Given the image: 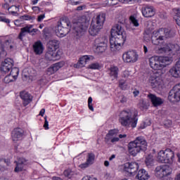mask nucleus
<instances>
[{
  "label": "nucleus",
  "instance_id": "obj_46",
  "mask_svg": "<svg viewBox=\"0 0 180 180\" xmlns=\"http://www.w3.org/2000/svg\"><path fill=\"white\" fill-rule=\"evenodd\" d=\"M129 19L131 23L134 25V26H135L136 27H138V26L139 25V20H137V19H136V18L133 15H131Z\"/></svg>",
  "mask_w": 180,
  "mask_h": 180
},
{
  "label": "nucleus",
  "instance_id": "obj_40",
  "mask_svg": "<svg viewBox=\"0 0 180 180\" xmlns=\"http://www.w3.org/2000/svg\"><path fill=\"white\" fill-rule=\"evenodd\" d=\"M10 75H12L14 79H18V75H19V68H14L11 69Z\"/></svg>",
  "mask_w": 180,
  "mask_h": 180
},
{
  "label": "nucleus",
  "instance_id": "obj_23",
  "mask_svg": "<svg viewBox=\"0 0 180 180\" xmlns=\"http://www.w3.org/2000/svg\"><path fill=\"white\" fill-rule=\"evenodd\" d=\"M32 48L34 54H36L37 56H40L41 54H43V51H44V46H43V43H41V41H37L34 42Z\"/></svg>",
  "mask_w": 180,
  "mask_h": 180
},
{
  "label": "nucleus",
  "instance_id": "obj_41",
  "mask_svg": "<svg viewBox=\"0 0 180 180\" xmlns=\"http://www.w3.org/2000/svg\"><path fill=\"white\" fill-rule=\"evenodd\" d=\"M64 64H65V63L63 62V61L62 62H58V63H56L53 64L52 65V67L55 70V72H57V71L59 70L60 68H63V67H64Z\"/></svg>",
  "mask_w": 180,
  "mask_h": 180
},
{
  "label": "nucleus",
  "instance_id": "obj_42",
  "mask_svg": "<svg viewBox=\"0 0 180 180\" xmlns=\"http://www.w3.org/2000/svg\"><path fill=\"white\" fill-rule=\"evenodd\" d=\"M14 81H16V79H14L13 77L10 74L6 76L4 79V82L5 84H10V82H13Z\"/></svg>",
  "mask_w": 180,
  "mask_h": 180
},
{
  "label": "nucleus",
  "instance_id": "obj_58",
  "mask_svg": "<svg viewBox=\"0 0 180 180\" xmlns=\"http://www.w3.org/2000/svg\"><path fill=\"white\" fill-rule=\"evenodd\" d=\"M82 180H98V179L95 177H91V176H86L83 177Z\"/></svg>",
  "mask_w": 180,
  "mask_h": 180
},
{
  "label": "nucleus",
  "instance_id": "obj_47",
  "mask_svg": "<svg viewBox=\"0 0 180 180\" xmlns=\"http://www.w3.org/2000/svg\"><path fill=\"white\" fill-rule=\"evenodd\" d=\"M145 162H146V165H147L148 167L150 166V165H153V158H151V156H148V157L146 158Z\"/></svg>",
  "mask_w": 180,
  "mask_h": 180
},
{
  "label": "nucleus",
  "instance_id": "obj_22",
  "mask_svg": "<svg viewBox=\"0 0 180 180\" xmlns=\"http://www.w3.org/2000/svg\"><path fill=\"white\" fill-rule=\"evenodd\" d=\"M141 12L144 18H153L155 15V10L151 6H146L142 8Z\"/></svg>",
  "mask_w": 180,
  "mask_h": 180
},
{
  "label": "nucleus",
  "instance_id": "obj_61",
  "mask_svg": "<svg viewBox=\"0 0 180 180\" xmlns=\"http://www.w3.org/2000/svg\"><path fill=\"white\" fill-rule=\"evenodd\" d=\"M150 124H151V122L150 121H148V124L144 122L143 125L140 126V129H146L147 126H150Z\"/></svg>",
  "mask_w": 180,
  "mask_h": 180
},
{
  "label": "nucleus",
  "instance_id": "obj_19",
  "mask_svg": "<svg viewBox=\"0 0 180 180\" xmlns=\"http://www.w3.org/2000/svg\"><path fill=\"white\" fill-rule=\"evenodd\" d=\"M94 57L91 55H84L79 58V61L77 63V64L74 65L75 68H82V67H85L86 65V63H89V61H92L94 60Z\"/></svg>",
  "mask_w": 180,
  "mask_h": 180
},
{
  "label": "nucleus",
  "instance_id": "obj_51",
  "mask_svg": "<svg viewBox=\"0 0 180 180\" xmlns=\"http://www.w3.org/2000/svg\"><path fill=\"white\" fill-rule=\"evenodd\" d=\"M0 22H4V23L9 24L11 23V20L6 18L5 16H0Z\"/></svg>",
  "mask_w": 180,
  "mask_h": 180
},
{
  "label": "nucleus",
  "instance_id": "obj_34",
  "mask_svg": "<svg viewBox=\"0 0 180 180\" xmlns=\"http://www.w3.org/2000/svg\"><path fill=\"white\" fill-rule=\"evenodd\" d=\"M96 46H99L102 44H108V38L106 37H102L100 38H97L95 40Z\"/></svg>",
  "mask_w": 180,
  "mask_h": 180
},
{
  "label": "nucleus",
  "instance_id": "obj_62",
  "mask_svg": "<svg viewBox=\"0 0 180 180\" xmlns=\"http://www.w3.org/2000/svg\"><path fill=\"white\" fill-rule=\"evenodd\" d=\"M44 18H46L44 14L39 15L38 18H37L38 22H41V20H43V19H44Z\"/></svg>",
  "mask_w": 180,
  "mask_h": 180
},
{
  "label": "nucleus",
  "instance_id": "obj_43",
  "mask_svg": "<svg viewBox=\"0 0 180 180\" xmlns=\"http://www.w3.org/2000/svg\"><path fill=\"white\" fill-rule=\"evenodd\" d=\"M36 19V17L34 16H31L27 14H25L24 15H21L20 17V20H34Z\"/></svg>",
  "mask_w": 180,
  "mask_h": 180
},
{
  "label": "nucleus",
  "instance_id": "obj_35",
  "mask_svg": "<svg viewBox=\"0 0 180 180\" xmlns=\"http://www.w3.org/2000/svg\"><path fill=\"white\" fill-rule=\"evenodd\" d=\"M108 49V44H104L102 45H96V51L98 53H105Z\"/></svg>",
  "mask_w": 180,
  "mask_h": 180
},
{
  "label": "nucleus",
  "instance_id": "obj_64",
  "mask_svg": "<svg viewBox=\"0 0 180 180\" xmlns=\"http://www.w3.org/2000/svg\"><path fill=\"white\" fill-rule=\"evenodd\" d=\"M52 179L53 180H63V179H61V177H57V176H53Z\"/></svg>",
  "mask_w": 180,
  "mask_h": 180
},
{
  "label": "nucleus",
  "instance_id": "obj_31",
  "mask_svg": "<svg viewBox=\"0 0 180 180\" xmlns=\"http://www.w3.org/2000/svg\"><path fill=\"white\" fill-rule=\"evenodd\" d=\"M159 60L164 65V68L167 67V65H170V64H172V58L169 56H159Z\"/></svg>",
  "mask_w": 180,
  "mask_h": 180
},
{
  "label": "nucleus",
  "instance_id": "obj_53",
  "mask_svg": "<svg viewBox=\"0 0 180 180\" xmlns=\"http://www.w3.org/2000/svg\"><path fill=\"white\" fill-rule=\"evenodd\" d=\"M175 16H179L180 17V8H174L172 9Z\"/></svg>",
  "mask_w": 180,
  "mask_h": 180
},
{
  "label": "nucleus",
  "instance_id": "obj_5",
  "mask_svg": "<svg viewBox=\"0 0 180 180\" xmlns=\"http://www.w3.org/2000/svg\"><path fill=\"white\" fill-rule=\"evenodd\" d=\"M105 20V15H98L96 18L93 19L89 29V34L91 36H96L101 29L103 27Z\"/></svg>",
  "mask_w": 180,
  "mask_h": 180
},
{
  "label": "nucleus",
  "instance_id": "obj_12",
  "mask_svg": "<svg viewBox=\"0 0 180 180\" xmlns=\"http://www.w3.org/2000/svg\"><path fill=\"white\" fill-rule=\"evenodd\" d=\"M168 101L169 102H179L180 101V83L176 84L169 92Z\"/></svg>",
  "mask_w": 180,
  "mask_h": 180
},
{
  "label": "nucleus",
  "instance_id": "obj_20",
  "mask_svg": "<svg viewBox=\"0 0 180 180\" xmlns=\"http://www.w3.org/2000/svg\"><path fill=\"white\" fill-rule=\"evenodd\" d=\"M20 98H21L24 106H27L33 101V96L26 91L20 93Z\"/></svg>",
  "mask_w": 180,
  "mask_h": 180
},
{
  "label": "nucleus",
  "instance_id": "obj_25",
  "mask_svg": "<svg viewBox=\"0 0 180 180\" xmlns=\"http://www.w3.org/2000/svg\"><path fill=\"white\" fill-rule=\"evenodd\" d=\"M108 74L111 78L117 79L119 78V68L112 65L108 69Z\"/></svg>",
  "mask_w": 180,
  "mask_h": 180
},
{
  "label": "nucleus",
  "instance_id": "obj_63",
  "mask_svg": "<svg viewBox=\"0 0 180 180\" xmlns=\"http://www.w3.org/2000/svg\"><path fill=\"white\" fill-rule=\"evenodd\" d=\"M120 139L117 137H114L111 139V143H116L117 141H119Z\"/></svg>",
  "mask_w": 180,
  "mask_h": 180
},
{
  "label": "nucleus",
  "instance_id": "obj_52",
  "mask_svg": "<svg viewBox=\"0 0 180 180\" xmlns=\"http://www.w3.org/2000/svg\"><path fill=\"white\" fill-rule=\"evenodd\" d=\"M2 8L3 9H5L6 11H11V5L8 3L5 2L3 5H2Z\"/></svg>",
  "mask_w": 180,
  "mask_h": 180
},
{
  "label": "nucleus",
  "instance_id": "obj_24",
  "mask_svg": "<svg viewBox=\"0 0 180 180\" xmlns=\"http://www.w3.org/2000/svg\"><path fill=\"white\" fill-rule=\"evenodd\" d=\"M148 98L150 100V102H152V105L155 106V108H157V106H160L164 103V101H162V99L160 97H157V96L150 94L148 95Z\"/></svg>",
  "mask_w": 180,
  "mask_h": 180
},
{
  "label": "nucleus",
  "instance_id": "obj_30",
  "mask_svg": "<svg viewBox=\"0 0 180 180\" xmlns=\"http://www.w3.org/2000/svg\"><path fill=\"white\" fill-rule=\"evenodd\" d=\"M136 178H138V179L139 180H147V179H150V175L148 174V172L146 171V169H142L138 172Z\"/></svg>",
  "mask_w": 180,
  "mask_h": 180
},
{
  "label": "nucleus",
  "instance_id": "obj_6",
  "mask_svg": "<svg viewBox=\"0 0 180 180\" xmlns=\"http://www.w3.org/2000/svg\"><path fill=\"white\" fill-rule=\"evenodd\" d=\"M15 47L13 39L8 36L0 37V54L6 56V51H12Z\"/></svg>",
  "mask_w": 180,
  "mask_h": 180
},
{
  "label": "nucleus",
  "instance_id": "obj_26",
  "mask_svg": "<svg viewBox=\"0 0 180 180\" xmlns=\"http://www.w3.org/2000/svg\"><path fill=\"white\" fill-rule=\"evenodd\" d=\"M70 30L68 27L56 25V33L58 36H60V37H64L65 36H67V34L70 33Z\"/></svg>",
  "mask_w": 180,
  "mask_h": 180
},
{
  "label": "nucleus",
  "instance_id": "obj_49",
  "mask_svg": "<svg viewBox=\"0 0 180 180\" xmlns=\"http://www.w3.org/2000/svg\"><path fill=\"white\" fill-rule=\"evenodd\" d=\"M56 72V70H54V68L53 66H51L49 68L46 70V74L48 75H53Z\"/></svg>",
  "mask_w": 180,
  "mask_h": 180
},
{
  "label": "nucleus",
  "instance_id": "obj_29",
  "mask_svg": "<svg viewBox=\"0 0 180 180\" xmlns=\"http://www.w3.org/2000/svg\"><path fill=\"white\" fill-rule=\"evenodd\" d=\"M57 26L68 27V29H70V27H71V22H70V19H68V18L62 17L60 20L58 21Z\"/></svg>",
  "mask_w": 180,
  "mask_h": 180
},
{
  "label": "nucleus",
  "instance_id": "obj_11",
  "mask_svg": "<svg viewBox=\"0 0 180 180\" xmlns=\"http://www.w3.org/2000/svg\"><path fill=\"white\" fill-rule=\"evenodd\" d=\"M88 29L86 20H79L78 22L73 23V33H76V36H79L81 33H84Z\"/></svg>",
  "mask_w": 180,
  "mask_h": 180
},
{
  "label": "nucleus",
  "instance_id": "obj_1",
  "mask_svg": "<svg viewBox=\"0 0 180 180\" xmlns=\"http://www.w3.org/2000/svg\"><path fill=\"white\" fill-rule=\"evenodd\" d=\"M127 35L122 27V24H116L111 30L110 38V49L113 53L119 51L120 47L124 44Z\"/></svg>",
  "mask_w": 180,
  "mask_h": 180
},
{
  "label": "nucleus",
  "instance_id": "obj_2",
  "mask_svg": "<svg viewBox=\"0 0 180 180\" xmlns=\"http://www.w3.org/2000/svg\"><path fill=\"white\" fill-rule=\"evenodd\" d=\"M139 115L137 111H131V110H122L120 114V123L124 126V127H136L137 122H139Z\"/></svg>",
  "mask_w": 180,
  "mask_h": 180
},
{
  "label": "nucleus",
  "instance_id": "obj_17",
  "mask_svg": "<svg viewBox=\"0 0 180 180\" xmlns=\"http://www.w3.org/2000/svg\"><path fill=\"white\" fill-rule=\"evenodd\" d=\"M12 67H13V60L9 58L5 59L4 61L1 63L0 68L1 74H8V72L12 70Z\"/></svg>",
  "mask_w": 180,
  "mask_h": 180
},
{
  "label": "nucleus",
  "instance_id": "obj_21",
  "mask_svg": "<svg viewBox=\"0 0 180 180\" xmlns=\"http://www.w3.org/2000/svg\"><path fill=\"white\" fill-rule=\"evenodd\" d=\"M23 129L21 128H15L11 132V138L13 141H19L23 137Z\"/></svg>",
  "mask_w": 180,
  "mask_h": 180
},
{
  "label": "nucleus",
  "instance_id": "obj_55",
  "mask_svg": "<svg viewBox=\"0 0 180 180\" xmlns=\"http://www.w3.org/2000/svg\"><path fill=\"white\" fill-rule=\"evenodd\" d=\"M70 2L72 5H79L80 4H82L81 0H70Z\"/></svg>",
  "mask_w": 180,
  "mask_h": 180
},
{
  "label": "nucleus",
  "instance_id": "obj_32",
  "mask_svg": "<svg viewBox=\"0 0 180 180\" xmlns=\"http://www.w3.org/2000/svg\"><path fill=\"white\" fill-rule=\"evenodd\" d=\"M157 160L158 162H162V164H168L167 161V156L165 155V153L164 150H160L157 156Z\"/></svg>",
  "mask_w": 180,
  "mask_h": 180
},
{
  "label": "nucleus",
  "instance_id": "obj_36",
  "mask_svg": "<svg viewBox=\"0 0 180 180\" xmlns=\"http://www.w3.org/2000/svg\"><path fill=\"white\" fill-rule=\"evenodd\" d=\"M75 172H72V170H71L70 169H65L63 172V175L65 178H68V179H71V178H72V176H74L75 175Z\"/></svg>",
  "mask_w": 180,
  "mask_h": 180
},
{
  "label": "nucleus",
  "instance_id": "obj_27",
  "mask_svg": "<svg viewBox=\"0 0 180 180\" xmlns=\"http://www.w3.org/2000/svg\"><path fill=\"white\" fill-rule=\"evenodd\" d=\"M164 152L166 155L167 164H172V162H174V158H175V153L169 148L166 149Z\"/></svg>",
  "mask_w": 180,
  "mask_h": 180
},
{
  "label": "nucleus",
  "instance_id": "obj_15",
  "mask_svg": "<svg viewBox=\"0 0 180 180\" xmlns=\"http://www.w3.org/2000/svg\"><path fill=\"white\" fill-rule=\"evenodd\" d=\"M32 28H33L32 25H29L21 28L20 34H18V39H19V40H20L21 41H23V37H25V36H26L27 33H29L30 34H33L32 33H36V32H37V29H32Z\"/></svg>",
  "mask_w": 180,
  "mask_h": 180
},
{
  "label": "nucleus",
  "instance_id": "obj_16",
  "mask_svg": "<svg viewBox=\"0 0 180 180\" xmlns=\"http://www.w3.org/2000/svg\"><path fill=\"white\" fill-rule=\"evenodd\" d=\"M124 171L134 175L139 171V163L136 162H127L124 165Z\"/></svg>",
  "mask_w": 180,
  "mask_h": 180
},
{
  "label": "nucleus",
  "instance_id": "obj_33",
  "mask_svg": "<svg viewBox=\"0 0 180 180\" xmlns=\"http://www.w3.org/2000/svg\"><path fill=\"white\" fill-rule=\"evenodd\" d=\"M119 134V129H110L105 137V143H108L110 140V137H113V136H116V134Z\"/></svg>",
  "mask_w": 180,
  "mask_h": 180
},
{
  "label": "nucleus",
  "instance_id": "obj_45",
  "mask_svg": "<svg viewBox=\"0 0 180 180\" xmlns=\"http://www.w3.org/2000/svg\"><path fill=\"white\" fill-rule=\"evenodd\" d=\"M90 70H101V65L98 63H91L89 65Z\"/></svg>",
  "mask_w": 180,
  "mask_h": 180
},
{
  "label": "nucleus",
  "instance_id": "obj_39",
  "mask_svg": "<svg viewBox=\"0 0 180 180\" xmlns=\"http://www.w3.org/2000/svg\"><path fill=\"white\" fill-rule=\"evenodd\" d=\"M94 161H95V154L92 153H88L86 159V162H88V164L92 165V164H94Z\"/></svg>",
  "mask_w": 180,
  "mask_h": 180
},
{
  "label": "nucleus",
  "instance_id": "obj_13",
  "mask_svg": "<svg viewBox=\"0 0 180 180\" xmlns=\"http://www.w3.org/2000/svg\"><path fill=\"white\" fill-rule=\"evenodd\" d=\"M149 83L152 88H156V89H159V91L162 89L164 85V82L162 81L161 76H150L149 78Z\"/></svg>",
  "mask_w": 180,
  "mask_h": 180
},
{
  "label": "nucleus",
  "instance_id": "obj_57",
  "mask_svg": "<svg viewBox=\"0 0 180 180\" xmlns=\"http://www.w3.org/2000/svg\"><path fill=\"white\" fill-rule=\"evenodd\" d=\"M136 0H119L122 4H131V2H134Z\"/></svg>",
  "mask_w": 180,
  "mask_h": 180
},
{
  "label": "nucleus",
  "instance_id": "obj_10",
  "mask_svg": "<svg viewBox=\"0 0 180 180\" xmlns=\"http://www.w3.org/2000/svg\"><path fill=\"white\" fill-rule=\"evenodd\" d=\"M149 65L155 71H160V75L164 74V65L161 63L159 56H153L149 59Z\"/></svg>",
  "mask_w": 180,
  "mask_h": 180
},
{
  "label": "nucleus",
  "instance_id": "obj_44",
  "mask_svg": "<svg viewBox=\"0 0 180 180\" xmlns=\"http://www.w3.org/2000/svg\"><path fill=\"white\" fill-rule=\"evenodd\" d=\"M160 41H161V39H160V36H154V34H153V38H152V43L153 44H155V46H158L160 44Z\"/></svg>",
  "mask_w": 180,
  "mask_h": 180
},
{
  "label": "nucleus",
  "instance_id": "obj_50",
  "mask_svg": "<svg viewBox=\"0 0 180 180\" xmlns=\"http://www.w3.org/2000/svg\"><path fill=\"white\" fill-rule=\"evenodd\" d=\"M164 126L167 128H169L172 126V121L171 120H166L164 121Z\"/></svg>",
  "mask_w": 180,
  "mask_h": 180
},
{
  "label": "nucleus",
  "instance_id": "obj_8",
  "mask_svg": "<svg viewBox=\"0 0 180 180\" xmlns=\"http://www.w3.org/2000/svg\"><path fill=\"white\" fill-rule=\"evenodd\" d=\"M122 60L126 64H134L139 61V53L135 50H129L122 54Z\"/></svg>",
  "mask_w": 180,
  "mask_h": 180
},
{
  "label": "nucleus",
  "instance_id": "obj_3",
  "mask_svg": "<svg viewBox=\"0 0 180 180\" xmlns=\"http://www.w3.org/2000/svg\"><path fill=\"white\" fill-rule=\"evenodd\" d=\"M147 141L143 136H138L134 141L128 143V151L131 155L136 157L139 153L147 150Z\"/></svg>",
  "mask_w": 180,
  "mask_h": 180
},
{
  "label": "nucleus",
  "instance_id": "obj_38",
  "mask_svg": "<svg viewBox=\"0 0 180 180\" xmlns=\"http://www.w3.org/2000/svg\"><path fill=\"white\" fill-rule=\"evenodd\" d=\"M19 11V6H10V11H8L9 13L13 15L14 16H18V11Z\"/></svg>",
  "mask_w": 180,
  "mask_h": 180
},
{
  "label": "nucleus",
  "instance_id": "obj_18",
  "mask_svg": "<svg viewBox=\"0 0 180 180\" xmlns=\"http://www.w3.org/2000/svg\"><path fill=\"white\" fill-rule=\"evenodd\" d=\"M16 167L14 169L15 172H22L26 168L29 160L25 158H19L18 161H15Z\"/></svg>",
  "mask_w": 180,
  "mask_h": 180
},
{
  "label": "nucleus",
  "instance_id": "obj_60",
  "mask_svg": "<svg viewBox=\"0 0 180 180\" xmlns=\"http://www.w3.org/2000/svg\"><path fill=\"white\" fill-rule=\"evenodd\" d=\"M133 95L136 98V96H139L140 95V91L137 90V89H135L133 91Z\"/></svg>",
  "mask_w": 180,
  "mask_h": 180
},
{
  "label": "nucleus",
  "instance_id": "obj_56",
  "mask_svg": "<svg viewBox=\"0 0 180 180\" xmlns=\"http://www.w3.org/2000/svg\"><path fill=\"white\" fill-rule=\"evenodd\" d=\"M89 165H91L89 163H88L87 161H86V162L83 163V164H81L79 165V167L81 168H88V167H89Z\"/></svg>",
  "mask_w": 180,
  "mask_h": 180
},
{
  "label": "nucleus",
  "instance_id": "obj_28",
  "mask_svg": "<svg viewBox=\"0 0 180 180\" xmlns=\"http://www.w3.org/2000/svg\"><path fill=\"white\" fill-rule=\"evenodd\" d=\"M11 165V161L8 159L0 158V174L5 172L8 169V167Z\"/></svg>",
  "mask_w": 180,
  "mask_h": 180
},
{
  "label": "nucleus",
  "instance_id": "obj_9",
  "mask_svg": "<svg viewBox=\"0 0 180 180\" xmlns=\"http://www.w3.org/2000/svg\"><path fill=\"white\" fill-rule=\"evenodd\" d=\"M153 36H159L161 41L165 39H172L175 36V32L168 28H160L158 31L153 32Z\"/></svg>",
  "mask_w": 180,
  "mask_h": 180
},
{
  "label": "nucleus",
  "instance_id": "obj_14",
  "mask_svg": "<svg viewBox=\"0 0 180 180\" xmlns=\"http://www.w3.org/2000/svg\"><path fill=\"white\" fill-rule=\"evenodd\" d=\"M180 47L178 44H166L165 46L159 49V54H164L165 53H169L172 51L173 54L175 53H178L179 51Z\"/></svg>",
  "mask_w": 180,
  "mask_h": 180
},
{
  "label": "nucleus",
  "instance_id": "obj_59",
  "mask_svg": "<svg viewBox=\"0 0 180 180\" xmlns=\"http://www.w3.org/2000/svg\"><path fill=\"white\" fill-rule=\"evenodd\" d=\"M174 19L176 25L178 26H180V17L179 16H176V17L174 18Z\"/></svg>",
  "mask_w": 180,
  "mask_h": 180
},
{
  "label": "nucleus",
  "instance_id": "obj_37",
  "mask_svg": "<svg viewBox=\"0 0 180 180\" xmlns=\"http://www.w3.org/2000/svg\"><path fill=\"white\" fill-rule=\"evenodd\" d=\"M119 88L122 89V91H126L128 88L127 82L124 79H120L119 81Z\"/></svg>",
  "mask_w": 180,
  "mask_h": 180
},
{
  "label": "nucleus",
  "instance_id": "obj_4",
  "mask_svg": "<svg viewBox=\"0 0 180 180\" xmlns=\"http://www.w3.org/2000/svg\"><path fill=\"white\" fill-rule=\"evenodd\" d=\"M48 51L45 53L47 61H57L61 58V51L57 49L60 47V42L56 39L50 40L47 44Z\"/></svg>",
  "mask_w": 180,
  "mask_h": 180
},
{
  "label": "nucleus",
  "instance_id": "obj_7",
  "mask_svg": "<svg viewBox=\"0 0 180 180\" xmlns=\"http://www.w3.org/2000/svg\"><path fill=\"white\" fill-rule=\"evenodd\" d=\"M172 174V168L168 165H163L156 167L155 169V175L160 179H163Z\"/></svg>",
  "mask_w": 180,
  "mask_h": 180
},
{
  "label": "nucleus",
  "instance_id": "obj_48",
  "mask_svg": "<svg viewBox=\"0 0 180 180\" xmlns=\"http://www.w3.org/2000/svg\"><path fill=\"white\" fill-rule=\"evenodd\" d=\"M92 97H89L88 98V108L89 110H91V112H94V105L92 104Z\"/></svg>",
  "mask_w": 180,
  "mask_h": 180
},
{
  "label": "nucleus",
  "instance_id": "obj_54",
  "mask_svg": "<svg viewBox=\"0 0 180 180\" xmlns=\"http://www.w3.org/2000/svg\"><path fill=\"white\" fill-rule=\"evenodd\" d=\"M44 127L45 129V130H49V121H47V116L44 117Z\"/></svg>",
  "mask_w": 180,
  "mask_h": 180
}]
</instances>
